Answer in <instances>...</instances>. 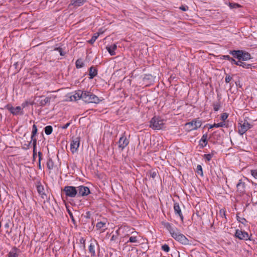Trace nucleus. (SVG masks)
I'll return each instance as SVG.
<instances>
[{
  "label": "nucleus",
  "mask_w": 257,
  "mask_h": 257,
  "mask_svg": "<svg viewBox=\"0 0 257 257\" xmlns=\"http://www.w3.org/2000/svg\"><path fill=\"white\" fill-rule=\"evenodd\" d=\"M165 228L169 232L171 236L176 241L183 244H187L189 242L186 237L181 233L180 230L176 227L169 222H163Z\"/></svg>",
  "instance_id": "nucleus-1"
},
{
  "label": "nucleus",
  "mask_w": 257,
  "mask_h": 257,
  "mask_svg": "<svg viewBox=\"0 0 257 257\" xmlns=\"http://www.w3.org/2000/svg\"><path fill=\"white\" fill-rule=\"evenodd\" d=\"M229 54L239 60L247 61L251 58V56L248 52L243 50L230 51Z\"/></svg>",
  "instance_id": "nucleus-2"
},
{
  "label": "nucleus",
  "mask_w": 257,
  "mask_h": 257,
  "mask_svg": "<svg viewBox=\"0 0 257 257\" xmlns=\"http://www.w3.org/2000/svg\"><path fill=\"white\" fill-rule=\"evenodd\" d=\"M164 120L158 116L153 117L150 120V126L154 130H161L163 128Z\"/></svg>",
  "instance_id": "nucleus-3"
},
{
  "label": "nucleus",
  "mask_w": 257,
  "mask_h": 257,
  "mask_svg": "<svg viewBox=\"0 0 257 257\" xmlns=\"http://www.w3.org/2000/svg\"><path fill=\"white\" fill-rule=\"evenodd\" d=\"M82 100L88 103H97L99 102V99L96 95L87 91H83Z\"/></svg>",
  "instance_id": "nucleus-4"
},
{
  "label": "nucleus",
  "mask_w": 257,
  "mask_h": 257,
  "mask_svg": "<svg viewBox=\"0 0 257 257\" xmlns=\"http://www.w3.org/2000/svg\"><path fill=\"white\" fill-rule=\"evenodd\" d=\"M202 124L201 121L199 120L195 119L185 124V129L188 132L197 130Z\"/></svg>",
  "instance_id": "nucleus-5"
},
{
  "label": "nucleus",
  "mask_w": 257,
  "mask_h": 257,
  "mask_svg": "<svg viewBox=\"0 0 257 257\" xmlns=\"http://www.w3.org/2000/svg\"><path fill=\"white\" fill-rule=\"evenodd\" d=\"M63 191L67 197L74 198L77 195V187L72 186H66L64 187Z\"/></svg>",
  "instance_id": "nucleus-6"
},
{
  "label": "nucleus",
  "mask_w": 257,
  "mask_h": 257,
  "mask_svg": "<svg viewBox=\"0 0 257 257\" xmlns=\"http://www.w3.org/2000/svg\"><path fill=\"white\" fill-rule=\"evenodd\" d=\"M83 91L81 90H78L74 93L68 94L66 97L67 101H75L80 99H82Z\"/></svg>",
  "instance_id": "nucleus-7"
},
{
  "label": "nucleus",
  "mask_w": 257,
  "mask_h": 257,
  "mask_svg": "<svg viewBox=\"0 0 257 257\" xmlns=\"http://www.w3.org/2000/svg\"><path fill=\"white\" fill-rule=\"evenodd\" d=\"M250 124L246 120L240 121L238 123V133L240 135H243L249 128H250Z\"/></svg>",
  "instance_id": "nucleus-8"
},
{
  "label": "nucleus",
  "mask_w": 257,
  "mask_h": 257,
  "mask_svg": "<svg viewBox=\"0 0 257 257\" xmlns=\"http://www.w3.org/2000/svg\"><path fill=\"white\" fill-rule=\"evenodd\" d=\"M129 144V140L123 134L119 138L118 142V147L119 149L122 151Z\"/></svg>",
  "instance_id": "nucleus-9"
},
{
  "label": "nucleus",
  "mask_w": 257,
  "mask_h": 257,
  "mask_svg": "<svg viewBox=\"0 0 257 257\" xmlns=\"http://www.w3.org/2000/svg\"><path fill=\"white\" fill-rule=\"evenodd\" d=\"M6 108L13 115H18L23 113L21 106H19L17 107H14L11 104H8L6 106Z\"/></svg>",
  "instance_id": "nucleus-10"
},
{
  "label": "nucleus",
  "mask_w": 257,
  "mask_h": 257,
  "mask_svg": "<svg viewBox=\"0 0 257 257\" xmlns=\"http://www.w3.org/2000/svg\"><path fill=\"white\" fill-rule=\"evenodd\" d=\"M80 145V139L78 137L73 138L70 144V150L72 153H75Z\"/></svg>",
  "instance_id": "nucleus-11"
},
{
  "label": "nucleus",
  "mask_w": 257,
  "mask_h": 257,
  "mask_svg": "<svg viewBox=\"0 0 257 257\" xmlns=\"http://www.w3.org/2000/svg\"><path fill=\"white\" fill-rule=\"evenodd\" d=\"M77 190H78L77 194L79 196H87L90 193L89 188L83 185L77 187Z\"/></svg>",
  "instance_id": "nucleus-12"
},
{
  "label": "nucleus",
  "mask_w": 257,
  "mask_h": 257,
  "mask_svg": "<svg viewBox=\"0 0 257 257\" xmlns=\"http://www.w3.org/2000/svg\"><path fill=\"white\" fill-rule=\"evenodd\" d=\"M235 236L242 240H247L249 239V235L247 232L237 229L235 232Z\"/></svg>",
  "instance_id": "nucleus-13"
},
{
  "label": "nucleus",
  "mask_w": 257,
  "mask_h": 257,
  "mask_svg": "<svg viewBox=\"0 0 257 257\" xmlns=\"http://www.w3.org/2000/svg\"><path fill=\"white\" fill-rule=\"evenodd\" d=\"M174 209L176 215L180 217L182 221L183 220V215L182 214L180 207L178 203H175L174 204Z\"/></svg>",
  "instance_id": "nucleus-14"
},
{
  "label": "nucleus",
  "mask_w": 257,
  "mask_h": 257,
  "mask_svg": "<svg viewBox=\"0 0 257 257\" xmlns=\"http://www.w3.org/2000/svg\"><path fill=\"white\" fill-rule=\"evenodd\" d=\"M96 228L97 230H99L100 233L104 232L107 229L106 223L102 221L98 222L97 223Z\"/></svg>",
  "instance_id": "nucleus-15"
},
{
  "label": "nucleus",
  "mask_w": 257,
  "mask_h": 257,
  "mask_svg": "<svg viewBox=\"0 0 257 257\" xmlns=\"http://www.w3.org/2000/svg\"><path fill=\"white\" fill-rule=\"evenodd\" d=\"M86 0H71L69 6L74 7H78L83 5Z\"/></svg>",
  "instance_id": "nucleus-16"
},
{
  "label": "nucleus",
  "mask_w": 257,
  "mask_h": 257,
  "mask_svg": "<svg viewBox=\"0 0 257 257\" xmlns=\"http://www.w3.org/2000/svg\"><path fill=\"white\" fill-rule=\"evenodd\" d=\"M96 243L95 241H91L88 247L89 252L92 256H95V245Z\"/></svg>",
  "instance_id": "nucleus-17"
},
{
  "label": "nucleus",
  "mask_w": 257,
  "mask_h": 257,
  "mask_svg": "<svg viewBox=\"0 0 257 257\" xmlns=\"http://www.w3.org/2000/svg\"><path fill=\"white\" fill-rule=\"evenodd\" d=\"M245 185L241 180H239L237 184H236L237 190L240 193H243L245 191Z\"/></svg>",
  "instance_id": "nucleus-18"
},
{
  "label": "nucleus",
  "mask_w": 257,
  "mask_h": 257,
  "mask_svg": "<svg viewBox=\"0 0 257 257\" xmlns=\"http://www.w3.org/2000/svg\"><path fill=\"white\" fill-rule=\"evenodd\" d=\"M106 48L107 51L109 52V54L111 56H113L115 54V53L114 51L117 48V46H116V44H113L109 46H107Z\"/></svg>",
  "instance_id": "nucleus-19"
},
{
  "label": "nucleus",
  "mask_w": 257,
  "mask_h": 257,
  "mask_svg": "<svg viewBox=\"0 0 257 257\" xmlns=\"http://www.w3.org/2000/svg\"><path fill=\"white\" fill-rule=\"evenodd\" d=\"M37 191L39 195L43 199H45L47 197L46 194L44 192V189L42 185H40L37 186Z\"/></svg>",
  "instance_id": "nucleus-20"
},
{
  "label": "nucleus",
  "mask_w": 257,
  "mask_h": 257,
  "mask_svg": "<svg viewBox=\"0 0 257 257\" xmlns=\"http://www.w3.org/2000/svg\"><path fill=\"white\" fill-rule=\"evenodd\" d=\"M123 229L122 227H120L115 231V233L113 234L110 239L111 241L115 242L117 240V237L120 235V231Z\"/></svg>",
  "instance_id": "nucleus-21"
},
{
  "label": "nucleus",
  "mask_w": 257,
  "mask_h": 257,
  "mask_svg": "<svg viewBox=\"0 0 257 257\" xmlns=\"http://www.w3.org/2000/svg\"><path fill=\"white\" fill-rule=\"evenodd\" d=\"M97 74V70L96 68L93 66H91L89 68V75L90 76V79H93L95 76H96Z\"/></svg>",
  "instance_id": "nucleus-22"
},
{
  "label": "nucleus",
  "mask_w": 257,
  "mask_h": 257,
  "mask_svg": "<svg viewBox=\"0 0 257 257\" xmlns=\"http://www.w3.org/2000/svg\"><path fill=\"white\" fill-rule=\"evenodd\" d=\"M37 133V126L35 124H33V127H32V135H31V141L29 143V145H30L31 144L32 142L33 143L34 142V140L35 139H36L35 138V137Z\"/></svg>",
  "instance_id": "nucleus-23"
},
{
  "label": "nucleus",
  "mask_w": 257,
  "mask_h": 257,
  "mask_svg": "<svg viewBox=\"0 0 257 257\" xmlns=\"http://www.w3.org/2000/svg\"><path fill=\"white\" fill-rule=\"evenodd\" d=\"M207 144V136L203 135L199 141V145L201 146L202 148H204Z\"/></svg>",
  "instance_id": "nucleus-24"
},
{
  "label": "nucleus",
  "mask_w": 257,
  "mask_h": 257,
  "mask_svg": "<svg viewBox=\"0 0 257 257\" xmlns=\"http://www.w3.org/2000/svg\"><path fill=\"white\" fill-rule=\"evenodd\" d=\"M225 125V124L224 122H219L217 123H214L213 124L210 125L209 127V129H211L214 127H223Z\"/></svg>",
  "instance_id": "nucleus-25"
},
{
  "label": "nucleus",
  "mask_w": 257,
  "mask_h": 257,
  "mask_svg": "<svg viewBox=\"0 0 257 257\" xmlns=\"http://www.w3.org/2000/svg\"><path fill=\"white\" fill-rule=\"evenodd\" d=\"M9 257H18V254L17 252V249L16 248H13L11 250L8 254Z\"/></svg>",
  "instance_id": "nucleus-26"
},
{
  "label": "nucleus",
  "mask_w": 257,
  "mask_h": 257,
  "mask_svg": "<svg viewBox=\"0 0 257 257\" xmlns=\"http://www.w3.org/2000/svg\"><path fill=\"white\" fill-rule=\"evenodd\" d=\"M50 101V98L49 97H45L44 99H42L39 102V104L41 106L45 105L47 103H49Z\"/></svg>",
  "instance_id": "nucleus-27"
},
{
  "label": "nucleus",
  "mask_w": 257,
  "mask_h": 257,
  "mask_svg": "<svg viewBox=\"0 0 257 257\" xmlns=\"http://www.w3.org/2000/svg\"><path fill=\"white\" fill-rule=\"evenodd\" d=\"M75 64L77 68H81L84 66V63L81 59L77 60Z\"/></svg>",
  "instance_id": "nucleus-28"
},
{
  "label": "nucleus",
  "mask_w": 257,
  "mask_h": 257,
  "mask_svg": "<svg viewBox=\"0 0 257 257\" xmlns=\"http://www.w3.org/2000/svg\"><path fill=\"white\" fill-rule=\"evenodd\" d=\"M53 128L51 125L46 126L45 127V133L46 135H49L52 133Z\"/></svg>",
  "instance_id": "nucleus-29"
},
{
  "label": "nucleus",
  "mask_w": 257,
  "mask_h": 257,
  "mask_svg": "<svg viewBox=\"0 0 257 257\" xmlns=\"http://www.w3.org/2000/svg\"><path fill=\"white\" fill-rule=\"evenodd\" d=\"M99 36L98 33H95L94 35L92 37L91 39L88 41V43L92 44L94 43V42L96 41V40L97 39V38Z\"/></svg>",
  "instance_id": "nucleus-30"
},
{
  "label": "nucleus",
  "mask_w": 257,
  "mask_h": 257,
  "mask_svg": "<svg viewBox=\"0 0 257 257\" xmlns=\"http://www.w3.org/2000/svg\"><path fill=\"white\" fill-rule=\"evenodd\" d=\"M47 167L49 170H52L54 167V163L52 159H50L47 161Z\"/></svg>",
  "instance_id": "nucleus-31"
},
{
  "label": "nucleus",
  "mask_w": 257,
  "mask_h": 257,
  "mask_svg": "<svg viewBox=\"0 0 257 257\" xmlns=\"http://www.w3.org/2000/svg\"><path fill=\"white\" fill-rule=\"evenodd\" d=\"M222 57L223 59L228 60L232 64L235 62V59L230 57L229 55H223Z\"/></svg>",
  "instance_id": "nucleus-32"
},
{
  "label": "nucleus",
  "mask_w": 257,
  "mask_h": 257,
  "mask_svg": "<svg viewBox=\"0 0 257 257\" xmlns=\"http://www.w3.org/2000/svg\"><path fill=\"white\" fill-rule=\"evenodd\" d=\"M213 154H205L203 156V158L205 159V162H209L211 160Z\"/></svg>",
  "instance_id": "nucleus-33"
},
{
  "label": "nucleus",
  "mask_w": 257,
  "mask_h": 257,
  "mask_svg": "<svg viewBox=\"0 0 257 257\" xmlns=\"http://www.w3.org/2000/svg\"><path fill=\"white\" fill-rule=\"evenodd\" d=\"M131 242V243H138V237L135 236H132L130 237L128 241H127V243Z\"/></svg>",
  "instance_id": "nucleus-34"
},
{
  "label": "nucleus",
  "mask_w": 257,
  "mask_h": 257,
  "mask_svg": "<svg viewBox=\"0 0 257 257\" xmlns=\"http://www.w3.org/2000/svg\"><path fill=\"white\" fill-rule=\"evenodd\" d=\"M36 144H37V139H35L34 140V142L33 143V157L35 158V157L37 155V151H36Z\"/></svg>",
  "instance_id": "nucleus-35"
},
{
  "label": "nucleus",
  "mask_w": 257,
  "mask_h": 257,
  "mask_svg": "<svg viewBox=\"0 0 257 257\" xmlns=\"http://www.w3.org/2000/svg\"><path fill=\"white\" fill-rule=\"evenodd\" d=\"M196 172L198 174H200L201 175H203L202 168L201 165H198L196 168Z\"/></svg>",
  "instance_id": "nucleus-36"
},
{
  "label": "nucleus",
  "mask_w": 257,
  "mask_h": 257,
  "mask_svg": "<svg viewBox=\"0 0 257 257\" xmlns=\"http://www.w3.org/2000/svg\"><path fill=\"white\" fill-rule=\"evenodd\" d=\"M220 108V104L219 102L214 103L213 104V109L215 111H218Z\"/></svg>",
  "instance_id": "nucleus-37"
},
{
  "label": "nucleus",
  "mask_w": 257,
  "mask_h": 257,
  "mask_svg": "<svg viewBox=\"0 0 257 257\" xmlns=\"http://www.w3.org/2000/svg\"><path fill=\"white\" fill-rule=\"evenodd\" d=\"M250 173L253 177L257 179V169L251 170Z\"/></svg>",
  "instance_id": "nucleus-38"
},
{
  "label": "nucleus",
  "mask_w": 257,
  "mask_h": 257,
  "mask_svg": "<svg viewBox=\"0 0 257 257\" xmlns=\"http://www.w3.org/2000/svg\"><path fill=\"white\" fill-rule=\"evenodd\" d=\"M162 249L165 251V252H168L169 250H170V247L169 246L165 244H164L162 246Z\"/></svg>",
  "instance_id": "nucleus-39"
},
{
  "label": "nucleus",
  "mask_w": 257,
  "mask_h": 257,
  "mask_svg": "<svg viewBox=\"0 0 257 257\" xmlns=\"http://www.w3.org/2000/svg\"><path fill=\"white\" fill-rule=\"evenodd\" d=\"M229 7L231 9H233V8H239L240 7V6L238 4H236V3H229Z\"/></svg>",
  "instance_id": "nucleus-40"
},
{
  "label": "nucleus",
  "mask_w": 257,
  "mask_h": 257,
  "mask_svg": "<svg viewBox=\"0 0 257 257\" xmlns=\"http://www.w3.org/2000/svg\"><path fill=\"white\" fill-rule=\"evenodd\" d=\"M237 220L239 222H241L242 224H245L247 222L246 220L243 217H240L238 216H237Z\"/></svg>",
  "instance_id": "nucleus-41"
},
{
  "label": "nucleus",
  "mask_w": 257,
  "mask_h": 257,
  "mask_svg": "<svg viewBox=\"0 0 257 257\" xmlns=\"http://www.w3.org/2000/svg\"><path fill=\"white\" fill-rule=\"evenodd\" d=\"M42 153L41 152H38V156H39V169H41V160L42 159Z\"/></svg>",
  "instance_id": "nucleus-42"
},
{
  "label": "nucleus",
  "mask_w": 257,
  "mask_h": 257,
  "mask_svg": "<svg viewBox=\"0 0 257 257\" xmlns=\"http://www.w3.org/2000/svg\"><path fill=\"white\" fill-rule=\"evenodd\" d=\"M251 64H247L245 62H242V65H241V66L243 68H246V69H247V68H250L251 67Z\"/></svg>",
  "instance_id": "nucleus-43"
},
{
  "label": "nucleus",
  "mask_w": 257,
  "mask_h": 257,
  "mask_svg": "<svg viewBox=\"0 0 257 257\" xmlns=\"http://www.w3.org/2000/svg\"><path fill=\"white\" fill-rule=\"evenodd\" d=\"M228 115L227 113H223L221 115V119L222 121H225L227 118L228 117Z\"/></svg>",
  "instance_id": "nucleus-44"
},
{
  "label": "nucleus",
  "mask_w": 257,
  "mask_h": 257,
  "mask_svg": "<svg viewBox=\"0 0 257 257\" xmlns=\"http://www.w3.org/2000/svg\"><path fill=\"white\" fill-rule=\"evenodd\" d=\"M55 50L58 51L60 53V55L63 56L65 55V53L62 50V49L61 48H57L55 49Z\"/></svg>",
  "instance_id": "nucleus-45"
},
{
  "label": "nucleus",
  "mask_w": 257,
  "mask_h": 257,
  "mask_svg": "<svg viewBox=\"0 0 257 257\" xmlns=\"http://www.w3.org/2000/svg\"><path fill=\"white\" fill-rule=\"evenodd\" d=\"M152 79H153V78L151 75H146L144 78V79L145 80H150Z\"/></svg>",
  "instance_id": "nucleus-46"
},
{
  "label": "nucleus",
  "mask_w": 257,
  "mask_h": 257,
  "mask_svg": "<svg viewBox=\"0 0 257 257\" xmlns=\"http://www.w3.org/2000/svg\"><path fill=\"white\" fill-rule=\"evenodd\" d=\"M242 62L241 61V60H238L237 61H236L235 60V62L234 63H233V64H235L237 66H241V65H242Z\"/></svg>",
  "instance_id": "nucleus-47"
},
{
  "label": "nucleus",
  "mask_w": 257,
  "mask_h": 257,
  "mask_svg": "<svg viewBox=\"0 0 257 257\" xmlns=\"http://www.w3.org/2000/svg\"><path fill=\"white\" fill-rule=\"evenodd\" d=\"M180 9L181 10L183 11H186L188 9V7L186 6H181L180 7Z\"/></svg>",
  "instance_id": "nucleus-48"
},
{
  "label": "nucleus",
  "mask_w": 257,
  "mask_h": 257,
  "mask_svg": "<svg viewBox=\"0 0 257 257\" xmlns=\"http://www.w3.org/2000/svg\"><path fill=\"white\" fill-rule=\"evenodd\" d=\"M70 122H67V123H66L64 125L62 126L61 128L62 129H66V128H67L70 125Z\"/></svg>",
  "instance_id": "nucleus-49"
},
{
  "label": "nucleus",
  "mask_w": 257,
  "mask_h": 257,
  "mask_svg": "<svg viewBox=\"0 0 257 257\" xmlns=\"http://www.w3.org/2000/svg\"><path fill=\"white\" fill-rule=\"evenodd\" d=\"M28 101H26V102L23 103L22 104V106H21V107L22 108V109L23 108H24L25 107H26L28 105Z\"/></svg>",
  "instance_id": "nucleus-50"
},
{
  "label": "nucleus",
  "mask_w": 257,
  "mask_h": 257,
  "mask_svg": "<svg viewBox=\"0 0 257 257\" xmlns=\"http://www.w3.org/2000/svg\"><path fill=\"white\" fill-rule=\"evenodd\" d=\"M10 227V223H9V221H8L5 224V227L6 228H9Z\"/></svg>",
  "instance_id": "nucleus-51"
},
{
  "label": "nucleus",
  "mask_w": 257,
  "mask_h": 257,
  "mask_svg": "<svg viewBox=\"0 0 257 257\" xmlns=\"http://www.w3.org/2000/svg\"><path fill=\"white\" fill-rule=\"evenodd\" d=\"M18 65H19V63H18V62H16V63L14 64V66L15 67V68H16V69H18Z\"/></svg>",
  "instance_id": "nucleus-52"
},
{
  "label": "nucleus",
  "mask_w": 257,
  "mask_h": 257,
  "mask_svg": "<svg viewBox=\"0 0 257 257\" xmlns=\"http://www.w3.org/2000/svg\"><path fill=\"white\" fill-rule=\"evenodd\" d=\"M240 81H235V84H236V86L239 85L240 87H241V85L240 84Z\"/></svg>",
  "instance_id": "nucleus-53"
},
{
  "label": "nucleus",
  "mask_w": 257,
  "mask_h": 257,
  "mask_svg": "<svg viewBox=\"0 0 257 257\" xmlns=\"http://www.w3.org/2000/svg\"><path fill=\"white\" fill-rule=\"evenodd\" d=\"M229 80V76H226L225 78V80Z\"/></svg>",
  "instance_id": "nucleus-54"
},
{
  "label": "nucleus",
  "mask_w": 257,
  "mask_h": 257,
  "mask_svg": "<svg viewBox=\"0 0 257 257\" xmlns=\"http://www.w3.org/2000/svg\"><path fill=\"white\" fill-rule=\"evenodd\" d=\"M155 175H156V174L153 173V175H152L153 177H154V176H155Z\"/></svg>",
  "instance_id": "nucleus-55"
},
{
  "label": "nucleus",
  "mask_w": 257,
  "mask_h": 257,
  "mask_svg": "<svg viewBox=\"0 0 257 257\" xmlns=\"http://www.w3.org/2000/svg\"><path fill=\"white\" fill-rule=\"evenodd\" d=\"M6 233H9V232L8 231V230L6 231Z\"/></svg>",
  "instance_id": "nucleus-56"
}]
</instances>
